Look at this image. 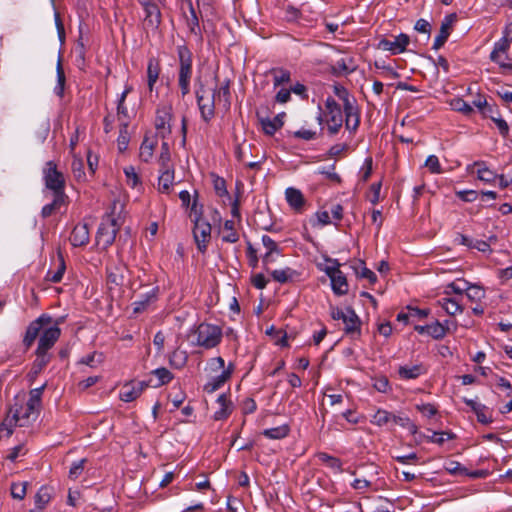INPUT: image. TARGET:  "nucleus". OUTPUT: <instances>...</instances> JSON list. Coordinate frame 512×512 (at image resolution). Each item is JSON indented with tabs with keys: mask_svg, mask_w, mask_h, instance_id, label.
<instances>
[{
	"mask_svg": "<svg viewBox=\"0 0 512 512\" xmlns=\"http://www.w3.org/2000/svg\"><path fill=\"white\" fill-rule=\"evenodd\" d=\"M449 331V327L444 326L439 321H435L431 324H428L427 335L431 336L433 339L440 340L444 338Z\"/></svg>",
	"mask_w": 512,
	"mask_h": 512,
	"instance_id": "nucleus-39",
	"label": "nucleus"
},
{
	"mask_svg": "<svg viewBox=\"0 0 512 512\" xmlns=\"http://www.w3.org/2000/svg\"><path fill=\"white\" fill-rule=\"evenodd\" d=\"M317 458L320 462L325 464L327 467L331 468L335 472H342V462L339 458L334 457L328 453L325 452H319L317 454Z\"/></svg>",
	"mask_w": 512,
	"mask_h": 512,
	"instance_id": "nucleus-32",
	"label": "nucleus"
},
{
	"mask_svg": "<svg viewBox=\"0 0 512 512\" xmlns=\"http://www.w3.org/2000/svg\"><path fill=\"white\" fill-rule=\"evenodd\" d=\"M317 173L321 175H325L329 180L340 182V176L335 172V165L331 164L329 166H322L317 169Z\"/></svg>",
	"mask_w": 512,
	"mask_h": 512,
	"instance_id": "nucleus-55",
	"label": "nucleus"
},
{
	"mask_svg": "<svg viewBox=\"0 0 512 512\" xmlns=\"http://www.w3.org/2000/svg\"><path fill=\"white\" fill-rule=\"evenodd\" d=\"M66 270V265L64 258L61 253L58 254V264L57 269L55 271L48 270L46 274V279L53 283H58L62 280L64 272Z\"/></svg>",
	"mask_w": 512,
	"mask_h": 512,
	"instance_id": "nucleus-33",
	"label": "nucleus"
},
{
	"mask_svg": "<svg viewBox=\"0 0 512 512\" xmlns=\"http://www.w3.org/2000/svg\"><path fill=\"white\" fill-rule=\"evenodd\" d=\"M173 379V374L165 367L156 368L151 372V377L147 380L149 386L157 388L169 383Z\"/></svg>",
	"mask_w": 512,
	"mask_h": 512,
	"instance_id": "nucleus-22",
	"label": "nucleus"
},
{
	"mask_svg": "<svg viewBox=\"0 0 512 512\" xmlns=\"http://www.w3.org/2000/svg\"><path fill=\"white\" fill-rule=\"evenodd\" d=\"M196 344L205 349H212L221 342L223 332L218 325L201 323L196 331Z\"/></svg>",
	"mask_w": 512,
	"mask_h": 512,
	"instance_id": "nucleus-4",
	"label": "nucleus"
},
{
	"mask_svg": "<svg viewBox=\"0 0 512 512\" xmlns=\"http://www.w3.org/2000/svg\"><path fill=\"white\" fill-rule=\"evenodd\" d=\"M456 20V14H449L446 15L441 23L439 34L435 37L434 43H433V49L438 50L440 49L445 42L447 41L452 25Z\"/></svg>",
	"mask_w": 512,
	"mask_h": 512,
	"instance_id": "nucleus-16",
	"label": "nucleus"
},
{
	"mask_svg": "<svg viewBox=\"0 0 512 512\" xmlns=\"http://www.w3.org/2000/svg\"><path fill=\"white\" fill-rule=\"evenodd\" d=\"M233 369V364L229 363L226 370H223L219 375L211 377L203 387L204 392L211 394L220 389L231 377Z\"/></svg>",
	"mask_w": 512,
	"mask_h": 512,
	"instance_id": "nucleus-14",
	"label": "nucleus"
},
{
	"mask_svg": "<svg viewBox=\"0 0 512 512\" xmlns=\"http://www.w3.org/2000/svg\"><path fill=\"white\" fill-rule=\"evenodd\" d=\"M215 92L209 98H205L200 91H196V99L197 104L200 110V114L202 119L205 122H209L215 113V104H214Z\"/></svg>",
	"mask_w": 512,
	"mask_h": 512,
	"instance_id": "nucleus-15",
	"label": "nucleus"
},
{
	"mask_svg": "<svg viewBox=\"0 0 512 512\" xmlns=\"http://www.w3.org/2000/svg\"><path fill=\"white\" fill-rule=\"evenodd\" d=\"M56 76H57V83L54 87V93L59 96V97H62L63 94H64V87H65V81H66V77H65V73H64V70L62 68V64H61V60L58 59V62H57V66H56Z\"/></svg>",
	"mask_w": 512,
	"mask_h": 512,
	"instance_id": "nucleus-41",
	"label": "nucleus"
},
{
	"mask_svg": "<svg viewBox=\"0 0 512 512\" xmlns=\"http://www.w3.org/2000/svg\"><path fill=\"white\" fill-rule=\"evenodd\" d=\"M124 174L126 176L127 185H129L131 188H135L140 183L139 176L133 166L125 167Z\"/></svg>",
	"mask_w": 512,
	"mask_h": 512,
	"instance_id": "nucleus-53",
	"label": "nucleus"
},
{
	"mask_svg": "<svg viewBox=\"0 0 512 512\" xmlns=\"http://www.w3.org/2000/svg\"><path fill=\"white\" fill-rule=\"evenodd\" d=\"M467 288L468 289L466 290L465 294L471 302L477 303L485 298L486 293L485 289L482 286L469 282Z\"/></svg>",
	"mask_w": 512,
	"mask_h": 512,
	"instance_id": "nucleus-37",
	"label": "nucleus"
},
{
	"mask_svg": "<svg viewBox=\"0 0 512 512\" xmlns=\"http://www.w3.org/2000/svg\"><path fill=\"white\" fill-rule=\"evenodd\" d=\"M474 165L480 166L477 171L479 180L490 183L498 177L493 171L484 166V162L477 161L474 163Z\"/></svg>",
	"mask_w": 512,
	"mask_h": 512,
	"instance_id": "nucleus-45",
	"label": "nucleus"
},
{
	"mask_svg": "<svg viewBox=\"0 0 512 512\" xmlns=\"http://www.w3.org/2000/svg\"><path fill=\"white\" fill-rule=\"evenodd\" d=\"M286 114L284 112L278 113L273 118H262L260 120L262 129L266 135L272 136L284 125Z\"/></svg>",
	"mask_w": 512,
	"mask_h": 512,
	"instance_id": "nucleus-19",
	"label": "nucleus"
},
{
	"mask_svg": "<svg viewBox=\"0 0 512 512\" xmlns=\"http://www.w3.org/2000/svg\"><path fill=\"white\" fill-rule=\"evenodd\" d=\"M44 385L34 388L29 393L27 401L16 397L14 403L10 406L5 419L1 424V428L7 431V436H11L16 426H27L36 420L41 407V397Z\"/></svg>",
	"mask_w": 512,
	"mask_h": 512,
	"instance_id": "nucleus-1",
	"label": "nucleus"
},
{
	"mask_svg": "<svg viewBox=\"0 0 512 512\" xmlns=\"http://www.w3.org/2000/svg\"><path fill=\"white\" fill-rule=\"evenodd\" d=\"M325 117L327 122V130L330 135L339 132L343 125V112L341 106L332 97H327L325 101Z\"/></svg>",
	"mask_w": 512,
	"mask_h": 512,
	"instance_id": "nucleus-6",
	"label": "nucleus"
},
{
	"mask_svg": "<svg viewBox=\"0 0 512 512\" xmlns=\"http://www.w3.org/2000/svg\"><path fill=\"white\" fill-rule=\"evenodd\" d=\"M382 183L377 182L373 183L370 187L371 194L368 197V200L371 204L375 205L380 200V191H381Z\"/></svg>",
	"mask_w": 512,
	"mask_h": 512,
	"instance_id": "nucleus-64",
	"label": "nucleus"
},
{
	"mask_svg": "<svg viewBox=\"0 0 512 512\" xmlns=\"http://www.w3.org/2000/svg\"><path fill=\"white\" fill-rule=\"evenodd\" d=\"M156 145L157 140L155 138H149L148 136H146L140 146V159L144 162H149L153 157Z\"/></svg>",
	"mask_w": 512,
	"mask_h": 512,
	"instance_id": "nucleus-30",
	"label": "nucleus"
},
{
	"mask_svg": "<svg viewBox=\"0 0 512 512\" xmlns=\"http://www.w3.org/2000/svg\"><path fill=\"white\" fill-rule=\"evenodd\" d=\"M425 167H427L432 174L442 173V167L439 158L436 155H429L427 157L425 161Z\"/></svg>",
	"mask_w": 512,
	"mask_h": 512,
	"instance_id": "nucleus-52",
	"label": "nucleus"
},
{
	"mask_svg": "<svg viewBox=\"0 0 512 512\" xmlns=\"http://www.w3.org/2000/svg\"><path fill=\"white\" fill-rule=\"evenodd\" d=\"M290 79H291V74L288 70H285V69L275 70L274 77H273L274 87H277L284 83H288V82H290Z\"/></svg>",
	"mask_w": 512,
	"mask_h": 512,
	"instance_id": "nucleus-54",
	"label": "nucleus"
},
{
	"mask_svg": "<svg viewBox=\"0 0 512 512\" xmlns=\"http://www.w3.org/2000/svg\"><path fill=\"white\" fill-rule=\"evenodd\" d=\"M233 220H226L223 225L222 241L227 243H236L239 240V234L234 228Z\"/></svg>",
	"mask_w": 512,
	"mask_h": 512,
	"instance_id": "nucleus-35",
	"label": "nucleus"
},
{
	"mask_svg": "<svg viewBox=\"0 0 512 512\" xmlns=\"http://www.w3.org/2000/svg\"><path fill=\"white\" fill-rule=\"evenodd\" d=\"M210 234L211 225L200 217H197L193 228V235L199 251L204 252L206 250V242Z\"/></svg>",
	"mask_w": 512,
	"mask_h": 512,
	"instance_id": "nucleus-11",
	"label": "nucleus"
},
{
	"mask_svg": "<svg viewBox=\"0 0 512 512\" xmlns=\"http://www.w3.org/2000/svg\"><path fill=\"white\" fill-rule=\"evenodd\" d=\"M469 282L466 280H459L457 282H451L449 283L444 291V295L451 296L452 293L456 294L457 296H462L464 293H466V290L468 289Z\"/></svg>",
	"mask_w": 512,
	"mask_h": 512,
	"instance_id": "nucleus-40",
	"label": "nucleus"
},
{
	"mask_svg": "<svg viewBox=\"0 0 512 512\" xmlns=\"http://www.w3.org/2000/svg\"><path fill=\"white\" fill-rule=\"evenodd\" d=\"M428 369L423 363L414 365H401L398 368V375L402 380H414L427 373Z\"/></svg>",
	"mask_w": 512,
	"mask_h": 512,
	"instance_id": "nucleus-18",
	"label": "nucleus"
},
{
	"mask_svg": "<svg viewBox=\"0 0 512 512\" xmlns=\"http://www.w3.org/2000/svg\"><path fill=\"white\" fill-rule=\"evenodd\" d=\"M439 306L450 316H455L463 312L464 307L457 297L444 295L438 300Z\"/></svg>",
	"mask_w": 512,
	"mask_h": 512,
	"instance_id": "nucleus-21",
	"label": "nucleus"
},
{
	"mask_svg": "<svg viewBox=\"0 0 512 512\" xmlns=\"http://www.w3.org/2000/svg\"><path fill=\"white\" fill-rule=\"evenodd\" d=\"M356 66L353 64L352 58H341L332 66L335 75H347L354 72Z\"/></svg>",
	"mask_w": 512,
	"mask_h": 512,
	"instance_id": "nucleus-31",
	"label": "nucleus"
},
{
	"mask_svg": "<svg viewBox=\"0 0 512 512\" xmlns=\"http://www.w3.org/2000/svg\"><path fill=\"white\" fill-rule=\"evenodd\" d=\"M159 293V286H155L150 291L139 295L138 299L132 303L133 313L140 314L147 311L151 305L158 301Z\"/></svg>",
	"mask_w": 512,
	"mask_h": 512,
	"instance_id": "nucleus-9",
	"label": "nucleus"
},
{
	"mask_svg": "<svg viewBox=\"0 0 512 512\" xmlns=\"http://www.w3.org/2000/svg\"><path fill=\"white\" fill-rule=\"evenodd\" d=\"M189 4V11H190V18H188V25L190 27V30L194 34L200 33V26H199V20L197 16V9H200V2H195L196 7L194 6L193 2H188Z\"/></svg>",
	"mask_w": 512,
	"mask_h": 512,
	"instance_id": "nucleus-38",
	"label": "nucleus"
},
{
	"mask_svg": "<svg viewBox=\"0 0 512 512\" xmlns=\"http://www.w3.org/2000/svg\"><path fill=\"white\" fill-rule=\"evenodd\" d=\"M71 168H72V173H73L74 177L78 181L85 179L86 175H85V171H84V162H83L82 158L74 156L72 164H71Z\"/></svg>",
	"mask_w": 512,
	"mask_h": 512,
	"instance_id": "nucleus-48",
	"label": "nucleus"
},
{
	"mask_svg": "<svg viewBox=\"0 0 512 512\" xmlns=\"http://www.w3.org/2000/svg\"><path fill=\"white\" fill-rule=\"evenodd\" d=\"M161 72L160 61L151 57L147 63V85L150 92L153 91L154 86L159 78Z\"/></svg>",
	"mask_w": 512,
	"mask_h": 512,
	"instance_id": "nucleus-26",
	"label": "nucleus"
},
{
	"mask_svg": "<svg viewBox=\"0 0 512 512\" xmlns=\"http://www.w3.org/2000/svg\"><path fill=\"white\" fill-rule=\"evenodd\" d=\"M145 12V21L151 27H158L161 20V12L157 2H142Z\"/></svg>",
	"mask_w": 512,
	"mask_h": 512,
	"instance_id": "nucleus-25",
	"label": "nucleus"
},
{
	"mask_svg": "<svg viewBox=\"0 0 512 512\" xmlns=\"http://www.w3.org/2000/svg\"><path fill=\"white\" fill-rule=\"evenodd\" d=\"M285 198L289 206L296 212H301L305 205L303 193L294 187H288L285 190Z\"/></svg>",
	"mask_w": 512,
	"mask_h": 512,
	"instance_id": "nucleus-23",
	"label": "nucleus"
},
{
	"mask_svg": "<svg viewBox=\"0 0 512 512\" xmlns=\"http://www.w3.org/2000/svg\"><path fill=\"white\" fill-rule=\"evenodd\" d=\"M345 114V127L349 131H356L360 123L359 110L356 103L347 104L343 107Z\"/></svg>",
	"mask_w": 512,
	"mask_h": 512,
	"instance_id": "nucleus-20",
	"label": "nucleus"
},
{
	"mask_svg": "<svg viewBox=\"0 0 512 512\" xmlns=\"http://www.w3.org/2000/svg\"><path fill=\"white\" fill-rule=\"evenodd\" d=\"M25 454H26L25 446L23 444H19V445L13 447L9 451V453L6 456V459L11 462H15L18 457L23 456Z\"/></svg>",
	"mask_w": 512,
	"mask_h": 512,
	"instance_id": "nucleus-62",
	"label": "nucleus"
},
{
	"mask_svg": "<svg viewBox=\"0 0 512 512\" xmlns=\"http://www.w3.org/2000/svg\"><path fill=\"white\" fill-rule=\"evenodd\" d=\"M26 485L27 483H14L11 486V495L15 499L22 500L26 495Z\"/></svg>",
	"mask_w": 512,
	"mask_h": 512,
	"instance_id": "nucleus-60",
	"label": "nucleus"
},
{
	"mask_svg": "<svg viewBox=\"0 0 512 512\" xmlns=\"http://www.w3.org/2000/svg\"><path fill=\"white\" fill-rule=\"evenodd\" d=\"M148 386L147 381L126 384L120 391V399L124 402H132L137 399Z\"/></svg>",
	"mask_w": 512,
	"mask_h": 512,
	"instance_id": "nucleus-17",
	"label": "nucleus"
},
{
	"mask_svg": "<svg viewBox=\"0 0 512 512\" xmlns=\"http://www.w3.org/2000/svg\"><path fill=\"white\" fill-rule=\"evenodd\" d=\"M85 463L86 459H80L73 462L69 470V477L71 479H77L84 471Z\"/></svg>",
	"mask_w": 512,
	"mask_h": 512,
	"instance_id": "nucleus-57",
	"label": "nucleus"
},
{
	"mask_svg": "<svg viewBox=\"0 0 512 512\" xmlns=\"http://www.w3.org/2000/svg\"><path fill=\"white\" fill-rule=\"evenodd\" d=\"M295 271L289 267L285 269H276L271 271L273 280L279 283H287L293 279Z\"/></svg>",
	"mask_w": 512,
	"mask_h": 512,
	"instance_id": "nucleus-42",
	"label": "nucleus"
},
{
	"mask_svg": "<svg viewBox=\"0 0 512 512\" xmlns=\"http://www.w3.org/2000/svg\"><path fill=\"white\" fill-rule=\"evenodd\" d=\"M373 387L381 393H388L390 391V383L387 377L382 376L376 378Z\"/></svg>",
	"mask_w": 512,
	"mask_h": 512,
	"instance_id": "nucleus-61",
	"label": "nucleus"
},
{
	"mask_svg": "<svg viewBox=\"0 0 512 512\" xmlns=\"http://www.w3.org/2000/svg\"><path fill=\"white\" fill-rule=\"evenodd\" d=\"M70 242L74 247H81L89 242V229L85 223L77 224L71 233Z\"/></svg>",
	"mask_w": 512,
	"mask_h": 512,
	"instance_id": "nucleus-24",
	"label": "nucleus"
},
{
	"mask_svg": "<svg viewBox=\"0 0 512 512\" xmlns=\"http://www.w3.org/2000/svg\"><path fill=\"white\" fill-rule=\"evenodd\" d=\"M121 226V223L117 218L107 216L100 223L97 234L96 243L102 249H107L115 241L117 232Z\"/></svg>",
	"mask_w": 512,
	"mask_h": 512,
	"instance_id": "nucleus-5",
	"label": "nucleus"
},
{
	"mask_svg": "<svg viewBox=\"0 0 512 512\" xmlns=\"http://www.w3.org/2000/svg\"><path fill=\"white\" fill-rule=\"evenodd\" d=\"M327 265L318 264L319 270L323 271L330 279L331 289L337 296H344L348 293L349 285L345 274L340 270L338 259L326 256L324 258Z\"/></svg>",
	"mask_w": 512,
	"mask_h": 512,
	"instance_id": "nucleus-2",
	"label": "nucleus"
},
{
	"mask_svg": "<svg viewBox=\"0 0 512 512\" xmlns=\"http://www.w3.org/2000/svg\"><path fill=\"white\" fill-rule=\"evenodd\" d=\"M416 409L426 418H432L438 413V409L431 403L416 404Z\"/></svg>",
	"mask_w": 512,
	"mask_h": 512,
	"instance_id": "nucleus-51",
	"label": "nucleus"
},
{
	"mask_svg": "<svg viewBox=\"0 0 512 512\" xmlns=\"http://www.w3.org/2000/svg\"><path fill=\"white\" fill-rule=\"evenodd\" d=\"M187 361V354L185 351L176 350L170 356V364L179 369L182 368Z\"/></svg>",
	"mask_w": 512,
	"mask_h": 512,
	"instance_id": "nucleus-50",
	"label": "nucleus"
},
{
	"mask_svg": "<svg viewBox=\"0 0 512 512\" xmlns=\"http://www.w3.org/2000/svg\"><path fill=\"white\" fill-rule=\"evenodd\" d=\"M510 43L511 42L508 39L502 36V38L494 44V49L492 50V57L494 58L496 54H506V51L508 50Z\"/></svg>",
	"mask_w": 512,
	"mask_h": 512,
	"instance_id": "nucleus-59",
	"label": "nucleus"
},
{
	"mask_svg": "<svg viewBox=\"0 0 512 512\" xmlns=\"http://www.w3.org/2000/svg\"><path fill=\"white\" fill-rule=\"evenodd\" d=\"M53 196H54L53 201L42 207L41 215L44 218H47L50 215H52V213L55 211V209L58 208L60 205H62L65 201V197L55 196V195H53Z\"/></svg>",
	"mask_w": 512,
	"mask_h": 512,
	"instance_id": "nucleus-47",
	"label": "nucleus"
},
{
	"mask_svg": "<svg viewBox=\"0 0 512 512\" xmlns=\"http://www.w3.org/2000/svg\"><path fill=\"white\" fill-rule=\"evenodd\" d=\"M51 499V489L46 486H42L35 496V504L37 508L42 509Z\"/></svg>",
	"mask_w": 512,
	"mask_h": 512,
	"instance_id": "nucleus-46",
	"label": "nucleus"
},
{
	"mask_svg": "<svg viewBox=\"0 0 512 512\" xmlns=\"http://www.w3.org/2000/svg\"><path fill=\"white\" fill-rule=\"evenodd\" d=\"M52 7H53V11H54V20H55V26L57 29L58 37H59L60 41H63L65 38L64 25L60 18V13H59L57 7L55 6V2H52Z\"/></svg>",
	"mask_w": 512,
	"mask_h": 512,
	"instance_id": "nucleus-58",
	"label": "nucleus"
},
{
	"mask_svg": "<svg viewBox=\"0 0 512 512\" xmlns=\"http://www.w3.org/2000/svg\"><path fill=\"white\" fill-rule=\"evenodd\" d=\"M289 433V427L287 425H281L274 428L265 429L263 435L269 439H283Z\"/></svg>",
	"mask_w": 512,
	"mask_h": 512,
	"instance_id": "nucleus-44",
	"label": "nucleus"
},
{
	"mask_svg": "<svg viewBox=\"0 0 512 512\" xmlns=\"http://www.w3.org/2000/svg\"><path fill=\"white\" fill-rule=\"evenodd\" d=\"M293 136L298 139H303L306 141L313 140L317 137L316 131L301 128L293 133Z\"/></svg>",
	"mask_w": 512,
	"mask_h": 512,
	"instance_id": "nucleus-63",
	"label": "nucleus"
},
{
	"mask_svg": "<svg viewBox=\"0 0 512 512\" xmlns=\"http://www.w3.org/2000/svg\"><path fill=\"white\" fill-rule=\"evenodd\" d=\"M52 322L51 316L42 314L36 320L32 321L27 327L26 333L23 338V343L26 347H30L38 337L40 331Z\"/></svg>",
	"mask_w": 512,
	"mask_h": 512,
	"instance_id": "nucleus-8",
	"label": "nucleus"
},
{
	"mask_svg": "<svg viewBox=\"0 0 512 512\" xmlns=\"http://www.w3.org/2000/svg\"><path fill=\"white\" fill-rule=\"evenodd\" d=\"M174 183V170L165 167L158 177V191L169 194Z\"/></svg>",
	"mask_w": 512,
	"mask_h": 512,
	"instance_id": "nucleus-28",
	"label": "nucleus"
},
{
	"mask_svg": "<svg viewBox=\"0 0 512 512\" xmlns=\"http://www.w3.org/2000/svg\"><path fill=\"white\" fill-rule=\"evenodd\" d=\"M343 323L345 324V332L347 334L355 332L360 334V319L351 307H347V314L343 319Z\"/></svg>",
	"mask_w": 512,
	"mask_h": 512,
	"instance_id": "nucleus-29",
	"label": "nucleus"
},
{
	"mask_svg": "<svg viewBox=\"0 0 512 512\" xmlns=\"http://www.w3.org/2000/svg\"><path fill=\"white\" fill-rule=\"evenodd\" d=\"M262 244L266 248V252L274 253L276 256H279L281 254V250L278 246V244L268 235H263L262 238Z\"/></svg>",
	"mask_w": 512,
	"mask_h": 512,
	"instance_id": "nucleus-56",
	"label": "nucleus"
},
{
	"mask_svg": "<svg viewBox=\"0 0 512 512\" xmlns=\"http://www.w3.org/2000/svg\"><path fill=\"white\" fill-rule=\"evenodd\" d=\"M409 44L408 35L401 33L394 40L382 39L378 47L384 51H389L391 54L396 55L403 53Z\"/></svg>",
	"mask_w": 512,
	"mask_h": 512,
	"instance_id": "nucleus-12",
	"label": "nucleus"
},
{
	"mask_svg": "<svg viewBox=\"0 0 512 512\" xmlns=\"http://www.w3.org/2000/svg\"><path fill=\"white\" fill-rule=\"evenodd\" d=\"M104 361V355L99 352H92L79 360V364L87 365L91 368L99 366Z\"/></svg>",
	"mask_w": 512,
	"mask_h": 512,
	"instance_id": "nucleus-43",
	"label": "nucleus"
},
{
	"mask_svg": "<svg viewBox=\"0 0 512 512\" xmlns=\"http://www.w3.org/2000/svg\"><path fill=\"white\" fill-rule=\"evenodd\" d=\"M393 414L384 409H377L370 422L378 427L387 426L392 423Z\"/></svg>",
	"mask_w": 512,
	"mask_h": 512,
	"instance_id": "nucleus-34",
	"label": "nucleus"
},
{
	"mask_svg": "<svg viewBox=\"0 0 512 512\" xmlns=\"http://www.w3.org/2000/svg\"><path fill=\"white\" fill-rule=\"evenodd\" d=\"M217 404L219 408L214 412V419L217 421L227 419L232 412V403L226 393H222L218 396Z\"/></svg>",
	"mask_w": 512,
	"mask_h": 512,
	"instance_id": "nucleus-27",
	"label": "nucleus"
},
{
	"mask_svg": "<svg viewBox=\"0 0 512 512\" xmlns=\"http://www.w3.org/2000/svg\"><path fill=\"white\" fill-rule=\"evenodd\" d=\"M333 92L343 102V107L355 102L354 99L350 98L348 90L343 85L335 84L333 86Z\"/></svg>",
	"mask_w": 512,
	"mask_h": 512,
	"instance_id": "nucleus-49",
	"label": "nucleus"
},
{
	"mask_svg": "<svg viewBox=\"0 0 512 512\" xmlns=\"http://www.w3.org/2000/svg\"><path fill=\"white\" fill-rule=\"evenodd\" d=\"M177 55L179 60L178 85L180 87L182 97H185L190 92V84L193 74L192 53L185 45H181L177 48Z\"/></svg>",
	"mask_w": 512,
	"mask_h": 512,
	"instance_id": "nucleus-3",
	"label": "nucleus"
},
{
	"mask_svg": "<svg viewBox=\"0 0 512 512\" xmlns=\"http://www.w3.org/2000/svg\"><path fill=\"white\" fill-rule=\"evenodd\" d=\"M43 177L45 186L53 192V195L65 197V180L62 173L57 170L56 164L53 161L46 163Z\"/></svg>",
	"mask_w": 512,
	"mask_h": 512,
	"instance_id": "nucleus-7",
	"label": "nucleus"
},
{
	"mask_svg": "<svg viewBox=\"0 0 512 512\" xmlns=\"http://www.w3.org/2000/svg\"><path fill=\"white\" fill-rule=\"evenodd\" d=\"M61 330L58 327V325L51 326L47 329H45L40 336L39 342H38V351L40 352H48L49 349L53 347L55 342L60 337Z\"/></svg>",
	"mask_w": 512,
	"mask_h": 512,
	"instance_id": "nucleus-13",
	"label": "nucleus"
},
{
	"mask_svg": "<svg viewBox=\"0 0 512 512\" xmlns=\"http://www.w3.org/2000/svg\"><path fill=\"white\" fill-rule=\"evenodd\" d=\"M355 274L359 278L367 279L371 284H374L377 281L376 274L366 267L364 261H359L356 265L353 266Z\"/></svg>",
	"mask_w": 512,
	"mask_h": 512,
	"instance_id": "nucleus-36",
	"label": "nucleus"
},
{
	"mask_svg": "<svg viewBox=\"0 0 512 512\" xmlns=\"http://www.w3.org/2000/svg\"><path fill=\"white\" fill-rule=\"evenodd\" d=\"M171 118L172 113L170 106H162L157 108L155 128L157 130V134L160 135L162 138H165L166 135L170 134L171 132Z\"/></svg>",
	"mask_w": 512,
	"mask_h": 512,
	"instance_id": "nucleus-10",
	"label": "nucleus"
}]
</instances>
